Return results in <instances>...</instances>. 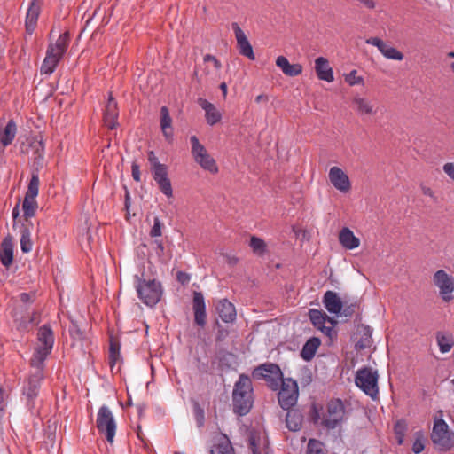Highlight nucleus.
I'll return each instance as SVG.
<instances>
[{
  "label": "nucleus",
  "instance_id": "obj_21",
  "mask_svg": "<svg viewBox=\"0 0 454 454\" xmlns=\"http://www.w3.org/2000/svg\"><path fill=\"white\" fill-rule=\"evenodd\" d=\"M118 115H119V112H118L117 103L112 98H110L106 106V109L104 112V117H103L104 124L106 125V127L107 129H114L117 128Z\"/></svg>",
  "mask_w": 454,
  "mask_h": 454
},
{
  "label": "nucleus",
  "instance_id": "obj_41",
  "mask_svg": "<svg viewBox=\"0 0 454 454\" xmlns=\"http://www.w3.org/2000/svg\"><path fill=\"white\" fill-rule=\"evenodd\" d=\"M254 253L263 254L266 251V243L261 238L252 236L249 243Z\"/></svg>",
  "mask_w": 454,
  "mask_h": 454
},
{
  "label": "nucleus",
  "instance_id": "obj_11",
  "mask_svg": "<svg viewBox=\"0 0 454 454\" xmlns=\"http://www.w3.org/2000/svg\"><path fill=\"white\" fill-rule=\"evenodd\" d=\"M35 372L31 373L23 387V395L26 396L27 405L29 409L35 407V399L37 397L41 387V383L44 378L43 367H34Z\"/></svg>",
  "mask_w": 454,
  "mask_h": 454
},
{
  "label": "nucleus",
  "instance_id": "obj_1",
  "mask_svg": "<svg viewBox=\"0 0 454 454\" xmlns=\"http://www.w3.org/2000/svg\"><path fill=\"white\" fill-rule=\"evenodd\" d=\"M254 390L251 379L241 374L235 382L232 391V407L239 416L247 415L253 407Z\"/></svg>",
  "mask_w": 454,
  "mask_h": 454
},
{
  "label": "nucleus",
  "instance_id": "obj_6",
  "mask_svg": "<svg viewBox=\"0 0 454 454\" xmlns=\"http://www.w3.org/2000/svg\"><path fill=\"white\" fill-rule=\"evenodd\" d=\"M190 141L192 145L191 153L195 162L211 174L218 173V167L215 159L207 153L205 146L200 143L198 137L192 136Z\"/></svg>",
  "mask_w": 454,
  "mask_h": 454
},
{
  "label": "nucleus",
  "instance_id": "obj_16",
  "mask_svg": "<svg viewBox=\"0 0 454 454\" xmlns=\"http://www.w3.org/2000/svg\"><path fill=\"white\" fill-rule=\"evenodd\" d=\"M192 309L194 313V323L204 328L207 324V312L205 299L201 292L195 291L192 299Z\"/></svg>",
  "mask_w": 454,
  "mask_h": 454
},
{
  "label": "nucleus",
  "instance_id": "obj_40",
  "mask_svg": "<svg viewBox=\"0 0 454 454\" xmlns=\"http://www.w3.org/2000/svg\"><path fill=\"white\" fill-rule=\"evenodd\" d=\"M380 53L385 58L389 59H395L399 61L403 59V54L401 51L387 43L385 44V47L381 50Z\"/></svg>",
  "mask_w": 454,
  "mask_h": 454
},
{
  "label": "nucleus",
  "instance_id": "obj_12",
  "mask_svg": "<svg viewBox=\"0 0 454 454\" xmlns=\"http://www.w3.org/2000/svg\"><path fill=\"white\" fill-rule=\"evenodd\" d=\"M309 317L312 325L330 340L336 335L333 327L336 321L329 317L323 310L310 309L309 310Z\"/></svg>",
  "mask_w": 454,
  "mask_h": 454
},
{
  "label": "nucleus",
  "instance_id": "obj_45",
  "mask_svg": "<svg viewBox=\"0 0 454 454\" xmlns=\"http://www.w3.org/2000/svg\"><path fill=\"white\" fill-rule=\"evenodd\" d=\"M162 227L163 223L158 216H155L153 219V225L150 231V236L153 238L160 237L162 235Z\"/></svg>",
  "mask_w": 454,
  "mask_h": 454
},
{
  "label": "nucleus",
  "instance_id": "obj_7",
  "mask_svg": "<svg viewBox=\"0 0 454 454\" xmlns=\"http://www.w3.org/2000/svg\"><path fill=\"white\" fill-rule=\"evenodd\" d=\"M278 393V403L284 410L294 407L299 397V387L297 381L292 378L282 379Z\"/></svg>",
  "mask_w": 454,
  "mask_h": 454
},
{
  "label": "nucleus",
  "instance_id": "obj_19",
  "mask_svg": "<svg viewBox=\"0 0 454 454\" xmlns=\"http://www.w3.org/2000/svg\"><path fill=\"white\" fill-rule=\"evenodd\" d=\"M219 317L224 323H233L236 320L237 312L235 306L227 299H221L215 305Z\"/></svg>",
  "mask_w": 454,
  "mask_h": 454
},
{
  "label": "nucleus",
  "instance_id": "obj_58",
  "mask_svg": "<svg viewBox=\"0 0 454 454\" xmlns=\"http://www.w3.org/2000/svg\"><path fill=\"white\" fill-rule=\"evenodd\" d=\"M176 278L183 285L187 284L190 281V276L183 271L177 272Z\"/></svg>",
  "mask_w": 454,
  "mask_h": 454
},
{
  "label": "nucleus",
  "instance_id": "obj_53",
  "mask_svg": "<svg viewBox=\"0 0 454 454\" xmlns=\"http://www.w3.org/2000/svg\"><path fill=\"white\" fill-rule=\"evenodd\" d=\"M69 332L71 336L74 339H82V332L78 328L77 325L72 321V326L69 328Z\"/></svg>",
  "mask_w": 454,
  "mask_h": 454
},
{
  "label": "nucleus",
  "instance_id": "obj_22",
  "mask_svg": "<svg viewBox=\"0 0 454 454\" xmlns=\"http://www.w3.org/2000/svg\"><path fill=\"white\" fill-rule=\"evenodd\" d=\"M323 303L327 311L332 314L340 313L343 307L341 299L333 291H326L325 293Z\"/></svg>",
  "mask_w": 454,
  "mask_h": 454
},
{
  "label": "nucleus",
  "instance_id": "obj_43",
  "mask_svg": "<svg viewBox=\"0 0 454 454\" xmlns=\"http://www.w3.org/2000/svg\"><path fill=\"white\" fill-rule=\"evenodd\" d=\"M120 357V347L118 344L111 343L109 348V365L113 368Z\"/></svg>",
  "mask_w": 454,
  "mask_h": 454
},
{
  "label": "nucleus",
  "instance_id": "obj_14",
  "mask_svg": "<svg viewBox=\"0 0 454 454\" xmlns=\"http://www.w3.org/2000/svg\"><path fill=\"white\" fill-rule=\"evenodd\" d=\"M329 180L333 186L342 193H347L351 189L348 176L339 167H332L329 170Z\"/></svg>",
  "mask_w": 454,
  "mask_h": 454
},
{
  "label": "nucleus",
  "instance_id": "obj_5",
  "mask_svg": "<svg viewBox=\"0 0 454 454\" xmlns=\"http://www.w3.org/2000/svg\"><path fill=\"white\" fill-rule=\"evenodd\" d=\"M136 289L139 299L147 306L156 305L162 294L161 285L160 282L152 279H137Z\"/></svg>",
  "mask_w": 454,
  "mask_h": 454
},
{
  "label": "nucleus",
  "instance_id": "obj_20",
  "mask_svg": "<svg viewBox=\"0 0 454 454\" xmlns=\"http://www.w3.org/2000/svg\"><path fill=\"white\" fill-rule=\"evenodd\" d=\"M315 71L319 80L332 82L334 80L333 70L325 57H318L315 60Z\"/></svg>",
  "mask_w": 454,
  "mask_h": 454
},
{
  "label": "nucleus",
  "instance_id": "obj_51",
  "mask_svg": "<svg viewBox=\"0 0 454 454\" xmlns=\"http://www.w3.org/2000/svg\"><path fill=\"white\" fill-rule=\"evenodd\" d=\"M443 172L454 182V162H447L442 166Z\"/></svg>",
  "mask_w": 454,
  "mask_h": 454
},
{
  "label": "nucleus",
  "instance_id": "obj_50",
  "mask_svg": "<svg viewBox=\"0 0 454 454\" xmlns=\"http://www.w3.org/2000/svg\"><path fill=\"white\" fill-rule=\"evenodd\" d=\"M365 43L367 44H371L376 46L378 50L381 52V50L385 47L386 43L378 37H370L366 39Z\"/></svg>",
  "mask_w": 454,
  "mask_h": 454
},
{
  "label": "nucleus",
  "instance_id": "obj_15",
  "mask_svg": "<svg viewBox=\"0 0 454 454\" xmlns=\"http://www.w3.org/2000/svg\"><path fill=\"white\" fill-rule=\"evenodd\" d=\"M231 27L235 34L239 53L248 58L249 59L254 60L255 59V56L253 51V47L249 43L244 31L240 28L237 22H233L231 24Z\"/></svg>",
  "mask_w": 454,
  "mask_h": 454
},
{
  "label": "nucleus",
  "instance_id": "obj_64",
  "mask_svg": "<svg viewBox=\"0 0 454 454\" xmlns=\"http://www.w3.org/2000/svg\"><path fill=\"white\" fill-rule=\"evenodd\" d=\"M269 98L267 95H264V94H261V95H258L256 98H255V102L256 103H260L262 101H268Z\"/></svg>",
  "mask_w": 454,
  "mask_h": 454
},
{
  "label": "nucleus",
  "instance_id": "obj_3",
  "mask_svg": "<svg viewBox=\"0 0 454 454\" xmlns=\"http://www.w3.org/2000/svg\"><path fill=\"white\" fill-rule=\"evenodd\" d=\"M379 375L376 370L370 367L359 369L355 377L356 385L372 399H377L379 395Z\"/></svg>",
  "mask_w": 454,
  "mask_h": 454
},
{
  "label": "nucleus",
  "instance_id": "obj_49",
  "mask_svg": "<svg viewBox=\"0 0 454 454\" xmlns=\"http://www.w3.org/2000/svg\"><path fill=\"white\" fill-rule=\"evenodd\" d=\"M302 72V66L301 64H289L287 69L284 73L287 76H297Z\"/></svg>",
  "mask_w": 454,
  "mask_h": 454
},
{
  "label": "nucleus",
  "instance_id": "obj_24",
  "mask_svg": "<svg viewBox=\"0 0 454 454\" xmlns=\"http://www.w3.org/2000/svg\"><path fill=\"white\" fill-rule=\"evenodd\" d=\"M339 241L343 247L349 250L355 249L360 245L359 239L356 238L353 231L348 227H344L340 231Z\"/></svg>",
  "mask_w": 454,
  "mask_h": 454
},
{
  "label": "nucleus",
  "instance_id": "obj_35",
  "mask_svg": "<svg viewBox=\"0 0 454 454\" xmlns=\"http://www.w3.org/2000/svg\"><path fill=\"white\" fill-rule=\"evenodd\" d=\"M20 248L23 253H29L33 248L31 232L27 227L23 226L20 231Z\"/></svg>",
  "mask_w": 454,
  "mask_h": 454
},
{
  "label": "nucleus",
  "instance_id": "obj_62",
  "mask_svg": "<svg viewBox=\"0 0 454 454\" xmlns=\"http://www.w3.org/2000/svg\"><path fill=\"white\" fill-rule=\"evenodd\" d=\"M354 307H355V305H351V306L346 308L343 310V315L345 317H350L353 314V312H354Z\"/></svg>",
  "mask_w": 454,
  "mask_h": 454
},
{
  "label": "nucleus",
  "instance_id": "obj_47",
  "mask_svg": "<svg viewBox=\"0 0 454 454\" xmlns=\"http://www.w3.org/2000/svg\"><path fill=\"white\" fill-rule=\"evenodd\" d=\"M148 160L151 164L152 173L158 170V168H167L165 164H162L159 161L158 158L156 157L155 153L153 151H150L148 153Z\"/></svg>",
  "mask_w": 454,
  "mask_h": 454
},
{
  "label": "nucleus",
  "instance_id": "obj_42",
  "mask_svg": "<svg viewBox=\"0 0 454 454\" xmlns=\"http://www.w3.org/2000/svg\"><path fill=\"white\" fill-rule=\"evenodd\" d=\"M193 414L198 427H202L205 423V411L198 403L193 404Z\"/></svg>",
  "mask_w": 454,
  "mask_h": 454
},
{
  "label": "nucleus",
  "instance_id": "obj_46",
  "mask_svg": "<svg viewBox=\"0 0 454 454\" xmlns=\"http://www.w3.org/2000/svg\"><path fill=\"white\" fill-rule=\"evenodd\" d=\"M424 436L420 432H418L416 434V439L412 444V451L419 454L424 450Z\"/></svg>",
  "mask_w": 454,
  "mask_h": 454
},
{
  "label": "nucleus",
  "instance_id": "obj_34",
  "mask_svg": "<svg viewBox=\"0 0 454 454\" xmlns=\"http://www.w3.org/2000/svg\"><path fill=\"white\" fill-rule=\"evenodd\" d=\"M436 341L440 351L443 354L450 352L454 346L453 337L442 332L436 333Z\"/></svg>",
  "mask_w": 454,
  "mask_h": 454
},
{
  "label": "nucleus",
  "instance_id": "obj_36",
  "mask_svg": "<svg viewBox=\"0 0 454 454\" xmlns=\"http://www.w3.org/2000/svg\"><path fill=\"white\" fill-rule=\"evenodd\" d=\"M34 315H35L34 312H30L26 309V312L24 315L22 314V312L15 310L13 313V317H14V320L19 323L20 326L26 327L29 324L34 323V321H35Z\"/></svg>",
  "mask_w": 454,
  "mask_h": 454
},
{
  "label": "nucleus",
  "instance_id": "obj_60",
  "mask_svg": "<svg viewBox=\"0 0 454 454\" xmlns=\"http://www.w3.org/2000/svg\"><path fill=\"white\" fill-rule=\"evenodd\" d=\"M370 346V340L368 338L364 340H361L356 343V347H358L361 349H364Z\"/></svg>",
  "mask_w": 454,
  "mask_h": 454
},
{
  "label": "nucleus",
  "instance_id": "obj_55",
  "mask_svg": "<svg viewBox=\"0 0 454 454\" xmlns=\"http://www.w3.org/2000/svg\"><path fill=\"white\" fill-rule=\"evenodd\" d=\"M131 174H132L133 179L136 182L141 181V173H140L139 166L136 162H133L131 165Z\"/></svg>",
  "mask_w": 454,
  "mask_h": 454
},
{
  "label": "nucleus",
  "instance_id": "obj_37",
  "mask_svg": "<svg viewBox=\"0 0 454 454\" xmlns=\"http://www.w3.org/2000/svg\"><path fill=\"white\" fill-rule=\"evenodd\" d=\"M39 192V177L37 174H33L28 184L27 191L25 198L34 199L38 195Z\"/></svg>",
  "mask_w": 454,
  "mask_h": 454
},
{
  "label": "nucleus",
  "instance_id": "obj_28",
  "mask_svg": "<svg viewBox=\"0 0 454 454\" xmlns=\"http://www.w3.org/2000/svg\"><path fill=\"white\" fill-rule=\"evenodd\" d=\"M286 411V423L287 428L293 432L299 431L303 421L302 414L295 409H289Z\"/></svg>",
  "mask_w": 454,
  "mask_h": 454
},
{
  "label": "nucleus",
  "instance_id": "obj_31",
  "mask_svg": "<svg viewBox=\"0 0 454 454\" xmlns=\"http://www.w3.org/2000/svg\"><path fill=\"white\" fill-rule=\"evenodd\" d=\"M320 343H321L320 340L317 337H312V338L309 339L302 347V349L301 352V357L305 361L311 360L314 357Z\"/></svg>",
  "mask_w": 454,
  "mask_h": 454
},
{
  "label": "nucleus",
  "instance_id": "obj_17",
  "mask_svg": "<svg viewBox=\"0 0 454 454\" xmlns=\"http://www.w3.org/2000/svg\"><path fill=\"white\" fill-rule=\"evenodd\" d=\"M153 180L158 184L160 192L167 197L171 198L173 196V189L171 181L168 178V167L158 168V170L152 173Z\"/></svg>",
  "mask_w": 454,
  "mask_h": 454
},
{
  "label": "nucleus",
  "instance_id": "obj_63",
  "mask_svg": "<svg viewBox=\"0 0 454 454\" xmlns=\"http://www.w3.org/2000/svg\"><path fill=\"white\" fill-rule=\"evenodd\" d=\"M12 218L14 220H16L19 215H20V207H19V205H16L13 208H12Z\"/></svg>",
  "mask_w": 454,
  "mask_h": 454
},
{
  "label": "nucleus",
  "instance_id": "obj_18",
  "mask_svg": "<svg viewBox=\"0 0 454 454\" xmlns=\"http://www.w3.org/2000/svg\"><path fill=\"white\" fill-rule=\"evenodd\" d=\"M351 105L353 109L360 116H372L377 113V109L372 101L366 98L355 96L352 98Z\"/></svg>",
  "mask_w": 454,
  "mask_h": 454
},
{
  "label": "nucleus",
  "instance_id": "obj_30",
  "mask_svg": "<svg viewBox=\"0 0 454 454\" xmlns=\"http://www.w3.org/2000/svg\"><path fill=\"white\" fill-rule=\"evenodd\" d=\"M39 11H40L39 5L35 3V0H33L30 3V5L27 9V16H26V28L29 34H31L33 32L34 27L37 22V19L39 16Z\"/></svg>",
  "mask_w": 454,
  "mask_h": 454
},
{
  "label": "nucleus",
  "instance_id": "obj_61",
  "mask_svg": "<svg viewBox=\"0 0 454 454\" xmlns=\"http://www.w3.org/2000/svg\"><path fill=\"white\" fill-rule=\"evenodd\" d=\"M422 192L424 195L433 198L434 196V191L429 187H422Z\"/></svg>",
  "mask_w": 454,
  "mask_h": 454
},
{
  "label": "nucleus",
  "instance_id": "obj_2",
  "mask_svg": "<svg viewBox=\"0 0 454 454\" xmlns=\"http://www.w3.org/2000/svg\"><path fill=\"white\" fill-rule=\"evenodd\" d=\"M37 339L39 345L33 354L30 364L32 367H44V361L51 353L54 344L53 332L50 325H43L39 328Z\"/></svg>",
  "mask_w": 454,
  "mask_h": 454
},
{
  "label": "nucleus",
  "instance_id": "obj_39",
  "mask_svg": "<svg viewBox=\"0 0 454 454\" xmlns=\"http://www.w3.org/2000/svg\"><path fill=\"white\" fill-rule=\"evenodd\" d=\"M306 454H327V452L322 442L310 439L308 442Z\"/></svg>",
  "mask_w": 454,
  "mask_h": 454
},
{
  "label": "nucleus",
  "instance_id": "obj_27",
  "mask_svg": "<svg viewBox=\"0 0 454 454\" xmlns=\"http://www.w3.org/2000/svg\"><path fill=\"white\" fill-rule=\"evenodd\" d=\"M0 261L5 267L10 266L13 261V245L11 237H6L2 241Z\"/></svg>",
  "mask_w": 454,
  "mask_h": 454
},
{
  "label": "nucleus",
  "instance_id": "obj_10",
  "mask_svg": "<svg viewBox=\"0 0 454 454\" xmlns=\"http://www.w3.org/2000/svg\"><path fill=\"white\" fill-rule=\"evenodd\" d=\"M434 285L438 287L441 298L449 302L453 299L454 278L444 270H436L432 278Z\"/></svg>",
  "mask_w": 454,
  "mask_h": 454
},
{
  "label": "nucleus",
  "instance_id": "obj_44",
  "mask_svg": "<svg viewBox=\"0 0 454 454\" xmlns=\"http://www.w3.org/2000/svg\"><path fill=\"white\" fill-rule=\"evenodd\" d=\"M406 431V425L403 421H397L395 425V434L396 436V441L399 445H402L404 439V434Z\"/></svg>",
  "mask_w": 454,
  "mask_h": 454
},
{
  "label": "nucleus",
  "instance_id": "obj_38",
  "mask_svg": "<svg viewBox=\"0 0 454 454\" xmlns=\"http://www.w3.org/2000/svg\"><path fill=\"white\" fill-rule=\"evenodd\" d=\"M37 204L35 200L24 198L22 203L23 215L26 218L33 217L35 214Z\"/></svg>",
  "mask_w": 454,
  "mask_h": 454
},
{
  "label": "nucleus",
  "instance_id": "obj_52",
  "mask_svg": "<svg viewBox=\"0 0 454 454\" xmlns=\"http://www.w3.org/2000/svg\"><path fill=\"white\" fill-rule=\"evenodd\" d=\"M288 59L284 56H278L276 59V65L282 70L283 73L286 72L289 66Z\"/></svg>",
  "mask_w": 454,
  "mask_h": 454
},
{
  "label": "nucleus",
  "instance_id": "obj_26",
  "mask_svg": "<svg viewBox=\"0 0 454 454\" xmlns=\"http://www.w3.org/2000/svg\"><path fill=\"white\" fill-rule=\"evenodd\" d=\"M61 59V57L52 53V49L47 50L46 57L44 58L40 68L41 74L47 75L51 74L55 71Z\"/></svg>",
  "mask_w": 454,
  "mask_h": 454
},
{
  "label": "nucleus",
  "instance_id": "obj_57",
  "mask_svg": "<svg viewBox=\"0 0 454 454\" xmlns=\"http://www.w3.org/2000/svg\"><path fill=\"white\" fill-rule=\"evenodd\" d=\"M249 448H250L251 451L253 452V454H261V452L257 447V444H256L255 436H254V435H251L249 438Z\"/></svg>",
  "mask_w": 454,
  "mask_h": 454
},
{
  "label": "nucleus",
  "instance_id": "obj_54",
  "mask_svg": "<svg viewBox=\"0 0 454 454\" xmlns=\"http://www.w3.org/2000/svg\"><path fill=\"white\" fill-rule=\"evenodd\" d=\"M204 62H211L213 63L215 68L219 70L222 67L220 61L213 55L206 54L203 58Z\"/></svg>",
  "mask_w": 454,
  "mask_h": 454
},
{
  "label": "nucleus",
  "instance_id": "obj_56",
  "mask_svg": "<svg viewBox=\"0 0 454 454\" xmlns=\"http://www.w3.org/2000/svg\"><path fill=\"white\" fill-rule=\"evenodd\" d=\"M20 299L22 301V303L25 305L31 304L34 302L35 294H28V293H21L20 294Z\"/></svg>",
  "mask_w": 454,
  "mask_h": 454
},
{
  "label": "nucleus",
  "instance_id": "obj_32",
  "mask_svg": "<svg viewBox=\"0 0 454 454\" xmlns=\"http://www.w3.org/2000/svg\"><path fill=\"white\" fill-rule=\"evenodd\" d=\"M68 38L69 34L67 32H65L64 34L60 35L57 41L54 43H51L48 46L47 50L52 49V53L63 57L68 45Z\"/></svg>",
  "mask_w": 454,
  "mask_h": 454
},
{
  "label": "nucleus",
  "instance_id": "obj_29",
  "mask_svg": "<svg viewBox=\"0 0 454 454\" xmlns=\"http://www.w3.org/2000/svg\"><path fill=\"white\" fill-rule=\"evenodd\" d=\"M17 133V126L13 120L8 121L0 132V143L5 147L12 144Z\"/></svg>",
  "mask_w": 454,
  "mask_h": 454
},
{
  "label": "nucleus",
  "instance_id": "obj_23",
  "mask_svg": "<svg viewBox=\"0 0 454 454\" xmlns=\"http://www.w3.org/2000/svg\"><path fill=\"white\" fill-rule=\"evenodd\" d=\"M200 107L205 111L206 120L209 125H215L221 120V114L216 110L215 106L207 99L199 98Z\"/></svg>",
  "mask_w": 454,
  "mask_h": 454
},
{
  "label": "nucleus",
  "instance_id": "obj_13",
  "mask_svg": "<svg viewBox=\"0 0 454 454\" xmlns=\"http://www.w3.org/2000/svg\"><path fill=\"white\" fill-rule=\"evenodd\" d=\"M345 415V407L340 399L331 401L327 405V412L324 418L323 424L327 427L333 429L342 420Z\"/></svg>",
  "mask_w": 454,
  "mask_h": 454
},
{
  "label": "nucleus",
  "instance_id": "obj_25",
  "mask_svg": "<svg viewBox=\"0 0 454 454\" xmlns=\"http://www.w3.org/2000/svg\"><path fill=\"white\" fill-rule=\"evenodd\" d=\"M160 129L165 138L171 142L173 139L172 118L167 106L160 108Z\"/></svg>",
  "mask_w": 454,
  "mask_h": 454
},
{
  "label": "nucleus",
  "instance_id": "obj_8",
  "mask_svg": "<svg viewBox=\"0 0 454 454\" xmlns=\"http://www.w3.org/2000/svg\"><path fill=\"white\" fill-rule=\"evenodd\" d=\"M96 425L98 432L104 435L109 443L114 442L116 434V422L112 411L106 406H102L97 414Z\"/></svg>",
  "mask_w": 454,
  "mask_h": 454
},
{
  "label": "nucleus",
  "instance_id": "obj_9",
  "mask_svg": "<svg viewBox=\"0 0 454 454\" xmlns=\"http://www.w3.org/2000/svg\"><path fill=\"white\" fill-rule=\"evenodd\" d=\"M431 440L440 450H449L454 445V434L449 431L446 422L440 419L434 421Z\"/></svg>",
  "mask_w": 454,
  "mask_h": 454
},
{
  "label": "nucleus",
  "instance_id": "obj_4",
  "mask_svg": "<svg viewBox=\"0 0 454 454\" xmlns=\"http://www.w3.org/2000/svg\"><path fill=\"white\" fill-rule=\"evenodd\" d=\"M254 379L264 380L269 388L277 391L279 388L283 377V372L277 364L265 363L258 365L252 372Z\"/></svg>",
  "mask_w": 454,
  "mask_h": 454
},
{
  "label": "nucleus",
  "instance_id": "obj_59",
  "mask_svg": "<svg viewBox=\"0 0 454 454\" xmlns=\"http://www.w3.org/2000/svg\"><path fill=\"white\" fill-rule=\"evenodd\" d=\"M229 334V332L225 329H219L218 330V333H217V335H216V340L217 341H222Z\"/></svg>",
  "mask_w": 454,
  "mask_h": 454
},
{
  "label": "nucleus",
  "instance_id": "obj_48",
  "mask_svg": "<svg viewBox=\"0 0 454 454\" xmlns=\"http://www.w3.org/2000/svg\"><path fill=\"white\" fill-rule=\"evenodd\" d=\"M356 74V70H352L348 74L346 75L345 81L351 86L362 84L364 82L363 77L357 76Z\"/></svg>",
  "mask_w": 454,
  "mask_h": 454
},
{
  "label": "nucleus",
  "instance_id": "obj_33",
  "mask_svg": "<svg viewBox=\"0 0 454 454\" xmlns=\"http://www.w3.org/2000/svg\"><path fill=\"white\" fill-rule=\"evenodd\" d=\"M68 38L69 34L67 32H65L64 34L60 35L57 41L54 43H51L48 46L47 50L52 49V53L63 57L68 45Z\"/></svg>",
  "mask_w": 454,
  "mask_h": 454
}]
</instances>
